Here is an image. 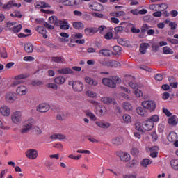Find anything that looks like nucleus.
I'll list each match as a JSON object with an SVG mask.
<instances>
[{
	"label": "nucleus",
	"mask_w": 178,
	"mask_h": 178,
	"mask_svg": "<svg viewBox=\"0 0 178 178\" xmlns=\"http://www.w3.org/2000/svg\"><path fill=\"white\" fill-rule=\"evenodd\" d=\"M167 41L168 42H170V44H173L174 45L178 44V40H177V39H172L170 38H168Z\"/></svg>",
	"instance_id": "338daca9"
},
{
	"label": "nucleus",
	"mask_w": 178,
	"mask_h": 178,
	"mask_svg": "<svg viewBox=\"0 0 178 178\" xmlns=\"http://www.w3.org/2000/svg\"><path fill=\"white\" fill-rule=\"evenodd\" d=\"M121 66H122V64H120L119 61H116L114 60H111L108 63V67H120Z\"/></svg>",
	"instance_id": "c756f323"
},
{
	"label": "nucleus",
	"mask_w": 178,
	"mask_h": 178,
	"mask_svg": "<svg viewBox=\"0 0 178 178\" xmlns=\"http://www.w3.org/2000/svg\"><path fill=\"white\" fill-rule=\"evenodd\" d=\"M0 113L3 116H9L10 115V108L8 106H2L0 108Z\"/></svg>",
	"instance_id": "ddd939ff"
},
{
	"label": "nucleus",
	"mask_w": 178,
	"mask_h": 178,
	"mask_svg": "<svg viewBox=\"0 0 178 178\" xmlns=\"http://www.w3.org/2000/svg\"><path fill=\"white\" fill-rule=\"evenodd\" d=\"M72 88L75 92H81L84 90V84L79 81H76L72 83Z\"/></svg>",
	"instance_id": "7ed1b4c3"
},
{
	"label": "nucleus",
	"mask_w": 178,
	"mask_h": 178,
	"mask_svg": "<svg viewBox=\"0 0 178 178\" xmlns=\"http://www.w3.org/2000/svg\"><path fill=\"white\" fill-rule=\"evenodd\" d=\"M24 49L27 54H31L34 51V47L31 43H26L24 44Z\"/></svg>",
	"instance_id": "393cba45"
},
{
	"label": "nucleus",
	"mask_w": 178,
	"mask_h": 178,
	"mask_svg": "<svg viewBox=\"0 0 178 178\" xmlns=\"http://www.w3.org/2000/svg\"><path fill=\"white\" fill-rule=\"evenodd\" d=\"M171 168L178 172V159H172L170 161Z\"/></svg>",
	"instance_id": "4c0bfd02"
},
{
	"label": "nucleus",
	"mask_w": 178,
	"mask_h": 178,
	"mask_svg": "<svg viewBox=\"0 0 178 178\" xmlns=\"http://www.w3.org/2000/svg\"><path fill=\"white\" fill-rule=\"evenodd\" d=\"M149 47V44L148 43H141L140 44V49L139 51L140 54H145L147 52V49Z\"/></svg>",
	"instance_id": "5701e85b"
},
{
	"label": "nucleus",
	"mask_w": 178,
	"mask_h": 178,
	"mask_svg": "<svg viewBox=\"0 0 178 178\" xmlns=\"http://www.w3.org/2000/svg\"><path fill=\"white\" fill-rule=\"evenodd\" d=\"M25 154L26 156L29 158V159H37V158H38V151L34 149H30L27 150Z\"/></svg>",
	"instance_id": "39448f33"
},
{
	"label": "nucleus",
	"mask_w": 178,
	"mask_h": 178,
	"mask_svg": "<svg viewBox=\"0 0 178 178\" xmlns=\"http://www.w3.org/2000/svg\"><path fill=\"white\" fill-rule=\"evenodd\" d=\"M36 31L39 33V34L43 35V38H48L47 35V29L44 26H38L36 27Z\"/></svg>",
	"instance_id": "f3484780"
},
{
	"label": "nucleus",
	"mask_w": 178,
	"mask_h": 178,
	"mask_svg": "<svg viewBox=\"0 0 178 178\" xmlns=\"http://www.w3.org/2000/svg\"><path fill=\"white\" fill-rule=\"evenodd\" d=\"M151 163H152V161L149 160V159H143L140 162V165L143 166V168H147L148 165H151Z\"/></svg>",
	"instance_id": "72a5a7b5"
},
{
	"label": "nucleus",
	"mask_w": 178,
	"mask_h": 178,
	"mask_svg": "<svg viewBox=\"0 0 178 178\" xmlns=\"http://www.w3.org/2000/svg\"><path fill=\"white\" fill-rule=\"evenodd\" d=\"M168 140L170 143H175L177 140V134L176 133L170 134Z\"/></svg>",
	"instance_id": "c9c22d12"
},
{
	"label": "nucleus",
	"mask_w": 178,
	"mask_h": 178,
	"mask_svg": "<svg viewBox=\"0 0 178 178\" xmlns=\"http://www.w3.org/2000/svg\"><path fill=\"white\" fill-rule=\"evenodd\" d=\"M85 81H86V83H87V84H89L90 86H93L94 87H95L96 86H98V81L90 76H86L85 78Z\"/></svg>",
	"instance_id": "a211bd4d"
},
{
	"label": "nucleus",
	"mask_w": 178,
	"mask_h": 178,
	"mask_svg": "<svg viewBox=\"0 0 178 178\" xmlns=\"http://www.w3.org/2000/svg\"><path fill=\"white\" fill-rule=\"evenodd\" d=\"M148 120L152 122V123H158L159 122V115H153L150 118H148Z\"/></svg>",
	"instance_id": "e433bc0d"
},
{
	"label": "nucleus",
	"mask_w": 178,
	"mask_h": 178,
	"mask_svg": "<svg viewBox=\"0 0 178 178\" xmlns=\"http://www.w3.org/2000/svg\"><path fill=\"white\" fill-rule=\"evenodd\" d=\"M154 126H155V124H154L149 119H147V120H145V122H143V129L146 131H149L152 130V129H154Z\"/></svg>",
	"instance_id": "0eeeda50"
},
{
	"label": "nucleus",
	"mask_w": 178,
	"mask_h": 178,
	"mask_svg": "<svg viewBox=\"0 0 178 178\" xmlns=\"http://www.w3.org/2000/svg\"><path fill=\"white\" fill-rule=\"evenodd\" d=\"M122 143H123V139L120 137L114 138L112 140V144H113V145H120Z\"/></svg>",
	"instance_id": "f704fd0d"
},
{
	"label": "nucleus",
	"mask_w": 178,
	"mask_h": 178,
	"mask_svg": "<svg viewBox=\"0 0 178 178\" xmlns=\"http://www.w3.org/2000/svg\"><path fill=\"white\" fill-rule=\"evenodd\" d=\"M101 101L102 102H103V104H106V105H110V104H113V99L109 97H102Z\"/></svg>",
	"instance_id": "7c9ffc66"
},
{
	"label": "nucleus",
	"mask_w": 178,
	"mask_h": 178,
	"mask_svg": "<svg viewBox=\"0 0 178 178\" xmlns=\"http://www.w3.org/2000/svg\"><path fill=\"white\" fill-rule=\"evenodd\" d=\"M168 123L171 126H177V124H178L177 116L175 115H172L170 118H168Z\"/></svg>",
	"instance_id": "dca6fc26"
},
{
	"label": "nucleus",
	"mask_w": 178,
	"mask_h": 178,
	"mask_svg": "<svg viewBox=\"0 0 178 178\" xmlns=\"http://www.w3.org/2000/svg\"><path fill=\"white\" fill-rule=\"evenodd\" d=\"M131 155H133V156H138L140 151L138 150V149L133 147L131 150Z\"/></svg>",
	"instance_id": "6e6d98bb"
},
{
	"label": "nucleus",
	"mask_w": 178,
	"mask_h": 178,
	"mask_svg": "<svg viewBox=\"0 0 178 178\" xmlns=\"http://www.w3.org/2000/svg\"><path fill=\"white\" fill-rule=\"evenodd\" d=\"M23 26L22 24H19L17 26H15L13 27L12 29H9V30H11L13 33L16 34V33H20V31L22 30Z\"/></svg>",
	"instance_id": "58836bf2"
},
{
	"label": "nucleus",
	"mask_w": 178,
	"mask_h": 178,
	"mask_svg": "<svg viewBox=\"0 0 178 178\" xmlns=\"http://www.w3.org/2000/svg\"><path fill=\"white\" fill-rule=\"evenodd\" d=\"M52 62H55L56 63H63V58L62 57H52Z\"/></svg>",
	"instance_id": "5fc2aeb1"
},
{
	"label": "nucleus",
	"mask_w": 178,
	"mask_h": 178,
	"mask_svg": "<svg viewBox=\"0 0 178 178\" xmlns=\"http://www.w3.org/2000/svg\"><path fill=\"white\" fill-rule=\"evenodd\" d=\"M149 8L151 10L156 12L159 9V4H151Z\"/></svg>",
	"instance_id": "052dcab7"
},
{
	"label": "nucleus",
	"mask_w": 178,
	"mask_h": 178,
	"mask_svg": "<svg viewBox=\"0 0 178 178\" xmlns=\"http://www.w3.org/2000/svg\"><path fill=\"white\" fill-rule=\"evenodd\" d=\"M149 29H151L150 26L147 24H144L140 28L141 33L144 34L145 33H147Z\"/></svg>",
	"instance_id": "49530a36"
},
{
	"label": "nucleus",
	"mask_w": 178,
	"mask_h": 178,
	"mask_svg": "<svg viewBox=\"0 0 178 178\" xmlns=\"http://www.w3.org/2000/svg\"><path fill=\"white\" fill-rule=\"evenodd\" d=\"M122 119L125 123H131V116L129 114H124L122 116Z\"/></svg>",
	"instance_id": "09e8293b"
},
{
	"label": "nucleus",
	"mask_w": 178,
	"mask_h": 178,
	"mask_svg": "<svg viewBox=\"0 0 178 178\" xmlns=\"http://www.w3.org/2000/svg\"><path fill=\"white\" fill-rule=\"evenodd\" d=\"M102 83L107 87H110L111 88H115V87H116V83H115L113 79L109 78H104L102 79Z\"/></svg>",
	"instance_id": "6e6552de"
},
{
	"label": "nucleus",
	"mask_w": 178,
	"mask_h": 178,
	"mask_svg": "<svg viewBox=\"0 0 178 178\" xmlns=\"http://www.w3.org/2000/svg\"><path fill=\"white\" fill-rule=\"evenodd\" d=\"M86 115V116H88V118H90L91 120H94V121L97 120V117L91 111H87Z\"/></svg>",
	"instance_id": "864d4df0"
},
{
	"label": "nucleus",
	"mask_w": 178,
	"mask_h": 178,
	"mask_svg": "<svg viewBox=\"0 0 178 178\" xmlns=\"http://www.w3.org/2000/svg\"><path fill=\"white\" fill-rule=\"evenodd\" d=\"M49 22L51 24H56L58 23V17L55 15H52L49 18Z\"/></svg>",
	"instance_id": "8fccbe9b"
},
{
	"label": "nucleus",
	"mask_w": 178,
	"mask_h": 178,
	"mask_svg": "<svg viewBox=\"0 0 178 178\" xmlns=\"http://www.w3.org/2000/svg\"><path fill=\"white\" fill-rule=\"evenodd\" d=\"M109 62L110 60H108L105 58H100L99 60V63H100V65H102L103 66H107L108 67L109 66Z\"/></svg>",
	"instance_id": "3c124183"
},
{
	"label": "nucleus",
	"mask_w": 178,
	"mask_h": 178,
	"mask_svg": "<svg viewBox=\"0 0 178 178\" xmlns=\"http://www.w3.org/2000/svg\"><path fill=\"white\" fill-rule=\"evenodd\" d=\"M58 73L60 74H72V73H73V70L65 67L58 70Z\"/></svg>",
	"instance_id": "b1692460"
},
{
	"label": "nucleus",
	"mask_w": 178,
	"mask_h": 178,
	"mask_svg": "<svg viewBox=\"0 0 178 178\" xmlns=\"http://www.w3.org/2000/svg\"><path fill=\"white\" fill-rule=\"evenodd\" d=\"M114 30H115V33H122V31H123V30H124V28L122 26H119L115 27Z\"/></svg>",
	"instance_id": "774afa93"
},
{
	"label": "nucleus",
	"mask_w": 178,
	"mask_h": 178,
	"mask_svg": "<svg viewBox=\"0 0 178 178\" xmlns=\"http://www.w3.org/2000/svg\"><path fill=\"white\" fill-rule=\"evenodd\" d=\"M67 118V113L65 111H61L58 113L56 116L57 120H65Z\"/></svg>",
	"instance_id": "bb28decb"
},
{
	"label": "nucleus",
	"mask_w": 178,
	"mask_h": 178,
	"mask_svg": "<svg viewBox=\"0 0 178 178\" xmlns=\"http://www.w3.org/2000/svg\"><path fill=\"white\" fill-rule=\"evenodd\" d=\"M11 17H18L19 19H22L23 15L20 14L19 11H15L14 13L10 14Z\"/></svg>",
	"instance_id": "13d9d810"
},
{
	"label": "nucleus",
	"mask_w": 178,
	"mask_h": 178,
	"mask_svg": "<svg viewBox=\"0 0 178 178\" xmlns=\"http://www.w3.org/2000/svg\"><path fill=\"white\" fill-rule=\"evenodd\" d=\"M136 113L140 116L145 117L147 115V111H145V108L144 107H138L136 108Z\"/></svg>",
	"instance_id": "2f4dec72"
},
{
	"label": "nucleus",
	"mask_w": 178,
	"mask_h": 178,
	"mask_svg": "<svg viewBox=\"0 0 178 178\" xmlns=\"http://www.w3.org/2000/svg\"><path fill=\"white\" fill-rule=\"evenodd\" d=\"M65 6H74L80 3V0H65L63 2Z\"/></svg>",
	"instance_id": "4468645a"
},
{
	"label": "nucleus",
	"mask_w": 178,
	"mask_h": 178,
	"mask_svg": "<svg viewBox=\"0 0 178 178\" xmlns=\"http://www.w3.org/2000/svg\"><path fill=\"white\" fill-rule=\"evenodd\" d=\"M35 7L37 8V9H41V8H51V6L45 1H42L35 3Z\"/></svg>",
	"instance_id": "aec40b11"
},
{
	"label": "nucleus",
	"mask_w": 178,
	"mask_h": 178,
	"mask_svg": "<svg viewBox=\"0 0 178 178\" xmlns=\"http://www.w3.org/2000/svg\"><path fill=\"white\" fill-rule=\"evenodd\" d=\"M95 113L98 115V116H104L105 113H106V108L104 106H97L95 108Z\"/></svg>",
	"instance_id": "9b49d317"
},
{
	"label": "nucleus",
	"mask_w": 178,
	"mask_h": 178,
	"mask_svg": "<svg viewBox=\"0 0 178 178\" xmlns=\"http://www.w3.org/2000/svg\"><path fill=\"white\" fill-rule=\"evenodd\" d=\"M51 140H65L66 138V136L62 134H54L50 136Z\"/></svg>",
	"instance_id": "2eb2a0df"
},
{
	"label": "nucleus",
	"mask_w": 178,
	"mask_h": 178,
	"mask_svg": "<svg viewBox=\"0 0 178 178\" xmlns=\"http://www.w3.org/2000/svg\"><path fill=\"white\" fill-rule=\"evenodd\" d=\"M163 54L165 55H173L174 52L173 50L170 49V47L166 46L163 47Z\"/></svg>",
	"instance_id": "a19ab883"
},
{
	"label": "nucleus",
	"mask_w": 178,
	"mask_h": 178,
	"mask_svg": "<svg viewBox=\"0 0 178 178\" xmlns=\"http://www.w3.org/2000/svg\"><path fill=\"white\" fill-rule=\"evenodd\" d=\"M169 27L171 30H176L177 29V24L176 22H171L169 23Z\"/></svg>",
	"instance_id": "69168bd1"
},
{
	"label": "nucleus",
	"mask_w": 178,
	"mask_h": 178,
	"mask_svg": "<svg viewBox=\"0 0 178 178\" xmlns=\"http://www.w3.org/2000/svg\"><path fill=\"white\" fill-rule=\"evenodd\" d=\"M123 108L125 109V111H130L133 109V106H131V104L127 102H124L123 103Z\"/></svg>",
	"instance_id": "a18cd8bd"
},
{
	"label": "nucleus",
	"mask_w": 178,
	"mask_h": 178,
	"mask_svg": "<svg viewBox=\"0 0 178 178\" xmlns=\"http://www.w3.org/2000/svg\"><path fill=\"white\" fill-rule=\"evenodd\" d=\"M50 108L49 104L47 103H42L37 106L36 111L41 113H45V112H48V111H49Z\"/></svg>",
	"instance_id": "423d86ee"
},
{
	"label": "nucleus",
	"mask_w": 178,
	"mask_h": 178,
	"mask_svg": "<svg viewBox=\"0 0 178 178\" xmlns=\"http://www.w3.org/2000/svg\"><path fill=\"white\" fill-rule=\"evenodd\" d=\"M120 158L122 162H129L131 159L130 154L123 152L120 153Z\"/></svg>",
	"instance_id": "6ab92c4d"
},
{
	"label": "nucleus",
	"mask_w": 178,
	"mask_h": 178,
	"mask_svg": "<svg viewBox=\"0 0 178 178\" xmlns=\"http://www.w3.org/2000/svg\"><path fill=\"white\" fill-rule=\"evenodd\" d=\"M99 54H102L104 56H111L112 52L108 49H102L99 51Z\"/></svg>",
	"instance_id": "603ef678"
},
{
	"label": "nucleus",
	"mask_w": 178,
	"mask_h": 178,
	"mask_svg": "<svg viewBox=\"0 0 178 178\" xmlns=\"http://www.w3.org/2000/svg\"><path fill=\"white\" fill-rule=\"evenodd\" d=\"M86 94L88 95V97H90L91 98H97V93L94 92L93 91L88 90L86 91Z\"/></svg>",
	"instance_id": "4d7b16f0"
},
{
	"label": "nucleus",
	"mask_w": 178,
	"mask_h": 178,
	"mask_svg": "<svg viewBox=\"0 0 178 178\" xmlns=\"http://www.w3.org/2000/svg\"><path fill=\"white\" fill-rule=\"evenodd\" d=\"M11 120L15 124H17V123H20V122H22V112L15 111L11 115Z\"/></svg>",
	"instance_id": "20e7f679"
},
{
	"label": "nucleus",
	"mask_w": 178,
	"mask_h": 178,
	"mask_svg": "<svg viewBox=\"0 0 178 178\" xmlns=\"http://www.w3.org/2000/svg\"><path fill=\"white\" fill-rule=\"evenodd\" d=\"M65 81H66V79L62 76H57L56 78L54 79V83L60 86H61L62 84H64Z\"/></svg>",
	"instance_id": "cd10ccee"
},
{
	"label": "nucleus",
	"mask_w": 178,
	"mask_h": 178,
	"mask_svg": "<svg viewBox=\"0 0 178 178\" xmlns=\"http://www.w3.org/2000/svg\"><path fill=\"white\" fill-rule=\"evenodd\" d=\"M18 95H26L27 94V88L24 86H19L16 90Z\"/></svg>",
	"instance_id": "f8f14e48"
},
{
	"label": "nucleus",
	"mask_w": 178,
	"mask_h": 178,
	"mask_svg": "<svg viewBox=\"0 0 178 178\" xmlns=\"http://www.w3.org/2000/svg\"><path fill=\"white\" fill-rule=\"evenodd\" d=\"M91 8L92 9V10H95L96 12H99L101 10H102V9H104V7L102 6L101 3H93L92 5H91Z\"/></svg>",
	"instance_id": "412c9836"
},
{
	"label": "nucleus",
	"mask_w": 178,
	"mask_h": 178,
	"mask_svg": "<svg viewBox=\"0 0 178 178\" xmlns=\"http://www.w3.org/2000/svg\"><path fill=\"white\" fill-rule=\"evenodd\" d=\"M96 124L102 129H108V127H111V124H109V122H96Z\"/></svg>",
	"instance_id": "473e14b6"
},
{
	"label": "nucleus",
	"mask_w": 178,
	"mask_h": 178,
	"mask_svg": "<svg viewBox=\"0 0 178 178\" xmlns=\"http://www.w3.org/2000/svg\"><path fill=\"white\" fill-rule=\"evenodd\" d=\"M47 87L48 88H52V90H58V85L52 83H49L47 84Z\"/></svg>",
	"instance_id": "e2e57ef3"
},
{
	"label": "nucleus",
	"mask_w": 178,
	"mask_h": 178,
	"mask_svg": "<svg viewBox=\"0 0 178 178\" xmlns=\"http://www.w3.org/2000/svg\"><path fill=\"white\" fill-rule=\"evenodd\" d=\"M124 83L128 84L131 88H137V83H135L136 78L131 75H126L124 79Z\"/></svg>",
	"instance_id": "f03ea898"
},
{
	"label": "nucleus",
	"mask_w": 178,
	"mask_h": 178,
	"mask_svg": "<svg viewBox=\"0 0 178 178\" xmlns=\"http://www.w3.org/2000/svg\"><path fill=\"white\" fill-rule=\"evenodd\" d=\"M141 106L150 113L154 112L156 109V102L154 100H145L142 102Z\"/></svg>",
	"instance_id": "f257e3e1"
},
{
	"label": "nucleus",
	"mask_w": 178,
	"mask_h": 178,
	"mask_svg": "<svg viewBox=\"0 0 178 178\" xmlns=\"http://www.w3.org/2000/svg\"><path fill=\"white\" fill-rule=\"evenodd\" d=\"M74 29L76 30H83L84 29V24L81 22H74L72 24Z\"/></svg>",
	"instance_id": "a878e982"
},
{
	"label": "nucleus",
	"mask_w": 178,
	"mask_h": 178,
	"mask_svg": "<svg viewBox=\"0 0 178 178\" xmlns=\"http://www.w3.org/2000/svg\"><path fill=\"white\" fill-rule=\"evenodd\" d=\"M24 127H26L29 130L33 127V122L31 120H28L24 122Z\"/></svg>",
	"instance_id": "de8ad7c7"
},
{
	"label": "nucleus",
	"mask_w": 178,
	"mask_h": 178,
	"mask_svg": "<svg viewBox=\"0 0 178 178\" xmlns=\"http://www.w3.org/2000/svg\"><path fill=\"white\" fill-rule=\"evenodd\" d=\"M98 33V28L90 27L84 29V33L86 35H92V34H97Z\"/></svg>",
	"instance_id": "9d476101"
},
{
	"label": "nucleus",
	"mask_w": 178,
	"mask_h": 178,
	"mask_svg": "<svg viewBox=\"0 0 178 178\" xmlns=\"http://www.w3.org/2000/svg\"><path fill=\"white\" fill-rule=\"evenodd\" d=\"M15 6V8H20L22 6L21 3H15V1L11 0L9 1L6 4H4L2 8L3 9H10L11 8H13Z\"/></svg>",
	"instance_id": "1a4fd4ad"
},
{
	"label": "nucleus",
	"mask_w": 178,
	"mask_h": 178,
	"mask_svg": "<svg viewBox=\"0 0 178 178\" xmlns=\"http://www.w3.org/2000/svg\"><path fill=\"white\" fill-rule=\"evenodd\" d=\"M0 58H3V59H6V58H8V53L6 52V49H5V47L0 49Z\"/></svg>",
	"instance_id": "ea45409f"
},
{
	"label": "nucleus",
	"mask_w": 178,
	"mask_h": 178,
	"mask_svg": "<svg viewBox=\"0 0 178 178\" xmlns=\"http://www.w3.org/2000/svg\"><path fill=\"white\" fill-rule=\"evenodd\" d=\"M6 99L8 102H13L15 101V94L12 92H8L6 95Z\"/></svg>",
	"instance_id": "c85d7f7f"
},
{
	"label": "nucleus",
	"mask_w": 178,
	"mask_h": 178,
	"mask_svg": "<svg viewBox=\"0 0 178 178\" xmlns=\"http://www.w3.org/2000/svg\"><path fill=\"white\" fill-rule=\"evenodd\" d=\"M136 165H137V161L136 160H132L127 164V168H134Z\"/></svg>",
	"instance_id": "680f3d73"
},
{
	"label": "nucleus",
	"mask_w": 178,
	"mask_h": 178,
	"mask_svg": "<svg viewBox=\"0 0 178 178\" xmlns=\"http://www.w3.org/2000/svg\"><path fill=\"white\" fill-rule=\"evenodd\" d=\"M135 129L136 130H138V131H143V127L141 126V123L136 122L135 124Z\"/></svg>",
	"instance_id": "0e129e2a"
},
{
	"label": "nucleus",
	"mask_w": 178,
	"mask_h": 178,
	"mask_svg": "<svg viewBox=\"0 0 178 178\" xmlns=\"http://www.w3.org/2000/svg\"><path fill=\"white\" fill-rule=\"evenodd\" d=\"M134 90V94L136 97H138V98H140V97H143V92L139 90L138 85H136V88H133Z\"/></svg>",
	"instance_id": "37998d69"
},
{
	"label": "nucleus",
	"mask_w": 178,
	"mask_h": 178,
	"mask_svg": "<svg viewBox=\"0 0 178 178\" xmlns=\"http://www.w3.org/2000/svg\"><path fill=\"white\" fill-rule=\"evenodd\" d=\"M27 77H30V74H20L19 75L15 76V80H23V79H27Z\"/></svg>",
	"instance_id": "79ce46f5"
},
{
	"label": "nucleus",
	"mask_w": 178,
	"mask_h": 178,
	"mask_svg": "<svg viewBox=\"0 0 178 178\" xmlns=\"http://www.w3.org/2000/svg\"><path fill=\"white\" fill-rule=\"evenodd\" d=\"M70 26H69V22L66 19L60 21V29L61 30H69Z\"/></svg>",
	"instance_id": "4be33fe9"
},
{
	"label": "nucleus",
	"mask_w": 178,
	"mask_h": 178,
	"mask_svg": "<svg viewBox=\"0 0 178 178\" xmlns=\"http://www.w3.org/2000/svg\"><path fill=\"white\" fill-rule=\"evenodd\" d=\"M114 52H113V55H119L122 52V47L120 46H114L113 47Z\"/></svg>",
	"instance_id": "c03bdc74"
},
{
	"label": "nucleus",
	"mask_w": 178,
	"mask_h": 178,
	"mask_svg": "<svg viewBox=\"0 0 178 178\" xmlns=\"http://www.w3.org/2000/svg\"><path fill=\"white\" fill-rule=\"evenodd\" d=\"M42 84V81L40 80H33L31 81V85L34 87H38V86H41Z\"/></svg>",
	"instance_id": "bf43d9fd"
}]
</instances>
